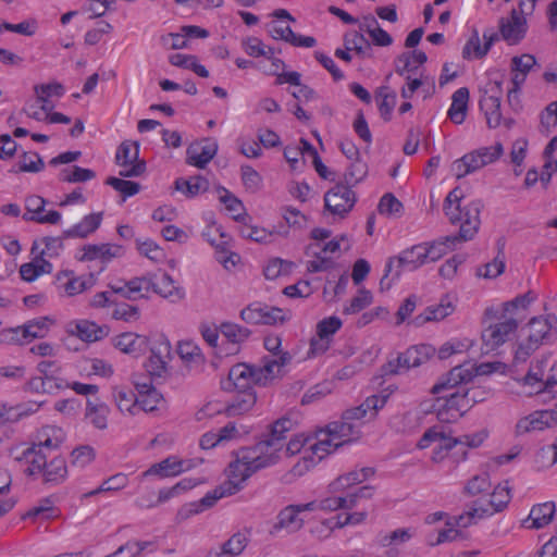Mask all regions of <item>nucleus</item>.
I'll list each match as a JSON object with an SVG mask.
<instances>
[{
  "label": "nucleus",
  "mask_w": 557,
  "mask_h": 557,
  "mask_svg": "<svg viewBox=\"0 0 557 557\" xmlns=\"http://www.w3.org/2000/svg\"><path fill=\"white\" fill-rule=\"evenodd\" d=\"M454 305L446 296L442 298L441 302L435 306H429L425 310L414 317L413 323L417 326H421L430 321H441L454 312Z\"/></svg>",
  "instance_id": "obj_24"
},
{
  "label": "nucleus",
  "mask_w": 557,
  "mask_h": 557,
  "mask_svg": "<svg viewBox=\"0 0 557 557\" xmlns=\"http://www.w3.org/2000/svg\"><path fill=\"white\" fill-rule=\"evenodd\" d=\"M102 222V212L91 213L86 215L82 222L75 224L73 227L63 231L65 238H85L94 233Z\"/></svg>",
  "instance_id": "obj_26"
},
{
  "label": "nucleus",
  "mask_w": 557,
  "mask_h": 557,
  "mask_svg": "<svg viewBox=\"0 0 557 557\" xmlns=\"http://www.w3.org/2000/svg\"><path fill=\"white\" fill-rule=\"evenodd\" d=\"M109 408L104 404H92L87 401L86 419L99 430H104L108 426Z\"/></svg>",
  "instance_id": "obj_47"
},
{
  "label": "nucleus",
  "mask_w": 557,
  "mask_h": 557,
  "mask_svg": "<svg viewBox=\"0 0 557 557\" xmlns=\"http://www.w3.org/2000/svg\"><path fill=\"white\" fill-rule=\"evenodd\" d=\"M48 455L46 450L35 446L34 444L23 450L21 456H16V461H25L28 467L25 469V473L28 475L40 474L44 471L45 466L48 462Z\"/></svg>",
  "instance_id": "obj_22"
},
{
  "label": "nucleus",
  "mask_w": 557,
  "mask_h": 557,
  "mask_svg": "<svg viewBox=\"0 0 557 557\" xmlns=\"http://www.w3.org/2000/svg\"><path fill=\"white\" fill-rule=\"evenodd\" d=\"M500 94L502 83L495 82V89L492 88L491 94L486 92L480 99V109L484 112L486 124L490 128H496L503 122L500 112Z\"/></svg>",
  "instance_id": "obj_13"
},
{
  "label": "nucleus",
  "mask_w": 557,
  "mask_h": 557,
  "mask_svg": "<svg viewBox=\"0 0 557 557\" xmlns=\"http://www.w3.org/2000/svg\"><path fill=\"white\" fill-rule=\"evenodd\" d=\"M151 355L146 362V370L151 377H163L168 372L166 358L170 356L171 347L169 344H162L158 349L151 348Z\"/></svg>",
  "instance_id": "obj_23"
},
{
  "label": "nucleus",
  "mask_w": 557,
  "mask_h": 557,
  "mask_svg": "<svg viewBox=\"0 0 557 557\" xmlns=\"http://www.w3.org/2000/svg\"><path fill=\"white\" fill-rule=\"evenodd\" d=\"M344 46L347 50L355 51L359 55L364 53V48L370 49V42L358 32L346 34L344 36Z\"/></svg>",
  "instance_id": "obj_63"
},
{
  "label": "nucleus",
  "mask_w": 557,
  "mask_h": 557,
  "mask_svg": "<svg viewBox=\"0 0 557 557\" xmlns=\"http://www.w3.org/2000/svg\"><path fill=\"white\" fill-rule=\"evenodd\" d=\"M148 338L132 332L123 333L114 338V346L124 354L139 356L148 349Z\"/></svg>",
  "instance_id": "obj_20"
},
{
  "label": "nucleus",
  "mask_w": 557,
  "mask_h": 557,
  "mask_svg": "<svg viewBox=\"0 0 557 557\" xmlns=\"http://www.w3.org/2000/svg\"><path fill=\"white\" fill-rule=\"evenodd\" d=\"M150 290L160 295L163 298L170 299L172 302L180 301L184 298V289L176 286L173 278L168 273H162L160 276H151Z\"/></svg>",
  "instance_id": "obj_18"
},
{
  "label": "nucleus",
  "mask_w": 557,
  "mask_h": 557,
  "mask_svg": "<svg viewBox=\"0 0 557 557\" xmlns=\"http://www.w3.org/2000/svg\"><path fill=\"white\" fill-rule=\"evenodd\" d=\"M208 188L209 182L201 175H197L188 180L177 178L175 181V189L189 198L195 197L200 193L207 191Z\"/></svg>",
  "instance_id": "obj_35"
},
{
  "label": "nucleus",
  "mask_w": 557,
  "mask_h": 557,
  "mask_svg": "<svg viewBox=\"0 0 557 557\" xmlns=\"http://www.w3.org/2000/svg\"><path fill=\"white\" fill-rule=\"evenodd\" d=\"M556 511L554 502H546L532 507L529 520L532 521L530 528L542 529L553 519Z\"/></svg>",
  "instance_id": "obj_34"
},
{
  "label": "nucleus",
  "mask_w": 557,
  "mask_h": 557,
  "mask_svg": "<svg viewBox=\"0 0 557 557\" xmlns=\"http://www.w3.org/2000/svg\"><path fill=\"white\" fill-rule=\"evenodd\" d=\"M177 354L184 362L190 366H200L205 361L201 349L191 341L180 342Z\"/></svg>",
  "instance_id": "obj_44"
},
{
  "label": "nucleus",
  "mask_w": 557,
  "mask_h": 557,
  "mask_svg": "<svg viewBox=\"0 0 557 557\" xmlns=\"http://www.w3.org/2000/svg\"><path fill=\"white\" fill-rule=\"evenodd\" d=\"M45 401H27L16 405L15 407H5L7 422H17L26 417L36 413Z\"/></svg>",
  "instance_id": "obj_45"
},
{
  "label": "nucleus",
  "mask_w": 557,
  "mask_h": 557,
  "mask_svg": "<svg viewBox=\"0 0 557 557\" xmlns=\"http://www.w3.org/2000/svg\"><path fill=\"white\" fill-rule=\"evenodd\" d=\"M428 263L425 259V244L414 245L403 250L398 256L391 257L385 265V273L380 286L384 289L385 280L394 271V278H398L404 270L413 271Z\"/></svg>",
  "instance_id": "obj_6"
},
{
  "label": "nucleus",
  "mask_w": 557,
  "mask_h": 557,
  "mask_svg": "<svg viewBox=\"0 0 557 557\" xmlns=\"http://www.w3.org/2000/svg\"><path fill=\"white\" fill-rule=\"evenodd\" d=\"M503 318L504 321L490 325L482 332L483 347L486 352L502 346L522 322V317L520 315L506 317V314H503Z\"/></svg>",
  "instance_id": "obj_8"
},
{
  "label": "nucleus",
  "mask_w": 557,
  "mask_h": 557,
  "mask_svg": "<svg viewBox=\"0 0 557 557\" xmlns=\"http://www.w3.org/2000/svg\"><path fill=\"white\" fill-rule=\"evenodd\" d=\"M77 336L85 342L100 341L109 334L107 325H98L97 323L88 320H82L75 324Z\"/></svg>",
  "instance_id": "obj_33"
},
{
  "label": "nucleus",
  "mask_w": 557,
  "mask_h": 557,
  "mask_svg": "<svg viewBox=\"0 0 557 557\" xmlns=\"http://www.w3.org/2000/svg\"><path fill=\"white\" fill-rule=\"evenodd\" d=\"M425 244V259L426 262H434L441 259L444 255L447 253L449 248L455 247L451 242H447L446 237L435 240L433 243H424Z\"/></svg>",
  "instance_id": "obj_57"
},
{
  "label": "nucleus",
  "mask_w": 557,
  "mask_h": 557,
  "mask_svg": "<svg viewBox=\"0 0 557 557\" xmlns=\"http://www.w3.org/2000/svg\"><path fill=\"white\" fill-rule=\"evenodd\" d=\"M534 299L535 296L532 294V292L519 295L515 299L504 304V314H506V317L520 315L523 320L525 317L524 311L530 306V304L534 301Z\"/></svg>",
  "instance_id": "obj_43"
},
{
  "label": "nucleus",
  "mask_w": 557,
  "mask_h": 557,
  "mask_svg": "<svg viewBox=\"0 0 557 557\" xmlns=\"http://www.w3.org/2000/svg\"><path fill=\"white\" fill-rule=\"evenodd\" d=\"M243 47L248 55L255 58H272V54H275L274 48L264 45L262 40L257 37H248L247 39H245L243 41Z\"/></svg>",
  "instance_id": "obj_52"
},
{
  "label": "nucleus",
  "mask_w": 557,
  "mask_h": 557,
  "mask_svg": "<svg viewBox=\"0 0 557 557\" xmlns=\"http://www.w3.org/2000/svg\"><path fill=\"white\" fill-rule=\"evenodd\" d=\"M268 444H256L242 447L233 453L234 459L226 469L227 495H233L243 488V484L257 471L275 465V455L267 454Z\"/></svg>",
  "instance_id": "obj_2"
},
{
  "label": "nucleus",
  "mask_w": 557,
  "mask_h": 557,
  "mask_svg": "<svg viewBox=\"0 0 557 557\" xmlns=\"http://www.w3.org/2000/svg\"><path fill=\"white\" fill-rule=\"evenodd\" d=\"M127 484V476L123 473H117L102 482V484L88 493H85L83 497H91L95 496L101 492H110V491H117L123 488Z\"/></svg>",
  "instance_id": "obj_59"
},
{
  "label": "nucleus",
  "mask_w": 557,
  "mask_h": 557,
  "mask_svg": "<svg viewBox=\"0 0 557 557\" xmlns=\"http://www.w3.org/2000/svg\"><path fill=\"white\" fill-rule=\"evenodd\" d=\"M114 309L112 311V318L114 320H122L125 322H134L137 321L140 317L139 308L133 305H128L125 302L114 304Z\"/></svg>",
  "instance_id": "obj_62"
},
{
  "label": "nucleus",
  "mask_w": 557,
  "mask_h": 557,
  "mask_svg": "<svg viewBox=\"0 0 557 557\" xmlns=\"http://www.w3.org/2000/svg\"><path fill=\"white\" fill-rule=\"evenodd\" d=\"M240 318L249 324L275 325L286 321L282 309L260 302H253L244 308L240 311Z\"/></svg>",
  "instance_id": "obj_10"
},
{
  "label": "nucleus",
  "mask_w": 557,
  "mask_h": 557,
  "mask_svg": "<svg viewBox=\"0 0 557 557\" xmlns=\"http://www.w3.org/2000/svg\"><path fill=\"white\" fill-rule=\"evenodd\" d=\"M150 545H152L151 542L128 541L121 545L113 554L106 557H135L140 555Z\"/></svg>",
  "instance_id": "obj_58"
},
{
  "label": "nucleus",
  "mask_w": 557,
  "mask_h": 557,
  "mask_svg": "<svg viewBox=\"0 0 557 557\" xmlns=\"http://www.w3.org/2000/svg\"><path fill=\"white\" fill-rule=\"evenodd\" d=\"M220 201L225 205L226 209L234 213L233 219L237 222H244L247 218L244 205L235 195L225 187H219Z\"/></svg>",
  "instance_id": "obj_39"
},
{
  "label": "nucleus",
  "mask_w": 557,
  "mask_h": 557,
  "mask_svg": "<svg viewBox=\"0 0 557 557\" xmlns=\"http://www.w3.org/2000/svg\"><path fill=\"white\" fill-rule=\"evenodd\" d=\"M292 361V355L285 354L280 359H264L260 367L238 363L231 368L227 381L222 383L223 389L252 391V385H265L276 377L281 369Z\"/></svg>",
  "instance_id": "obj_4"
},
{
  "label": "nucleus",
  "mask_w": 557,
  "mask_h": 557,
  "mask_svg": "<svg viewBox=\"0 0 557 557\" xmlns=\"http://www.w3.org/2000/svg\"><path fill=\"white\" fill-rule=\"evenodd\" d=\"M106 184L121 193L123 200H125L127 197L135 196L140 190V185L138 183L114 176L108 177Z\"/></svg>",
  "instance_id": "obj_56"
},
{
  "label": "nucleus",
  "mask_w": 557,
  "mask_h": 557,
  "mask_svg": "<svg viewBox=\"0 0 557 557\" xmlns=\"http://www.w3.org/2000/svg\"><path fill=\"white\" fill-rule=\"evenodd\" d=\"M480 169H482V165L480 164V158L475 150L465 154L453 163V171L457 178L465 177Z\"/></svg>",
  "instance_id": "obj_41"
},
{
  "label": "nucleus",
  "mask_w": 557,
  "mask_h": 557,
  "mask_svg": "<svg viewBox=\"0 0 557 557\" xmlns=\"http://www.w3.org/2000/svg\"><path fill=\"white\" fill-rule=\"evenodd\" d=\"M257 401V396L252 391H237L233 400L224 408L216 409L214 412H224L227 417H235L248 412Z\"/></svg>",
  "instance_id": "obj_21"
},
{
  "label": "nucleus",
  "mask_w": 557,
  "mask_h": 557,
  "mask_svg": "<svg viewBox=\"0 0 557 557\" xmlns=\"http://www.w3.org/2000/svg\"><path fill=\"white\" fill-rule=\"evenodd\" d=\"M219 331L232 344L245 342L251 334L250 330L232 322H223Z\"/></svg>",
  "instance_id": "obj_49"
},
{
  "label": "nucleus",
  "mask_w": 557,
  "mask_h": 557,
  "mask_svg": "<svg viewBox=\"0 0 557 557\" xmlns=\"http://www.w3.org/2000/svg\"><path fill=\"white\" fill-rule=\"evenodd\" d=\"M139 160V144L137 141H123L116 151L115 162L120 166H127Z\"/></svg>",
  "instance_id": "obj_42"
},
{
  "label": "nucleus",
  "mask_w": 557,
  "mask_h": 557,
  "mask_svg": "<svg viewBox=\"0 0 557 557\" xmlns=\"http://www.w3.org/2000/svg\"><path fill=\"white\" fill-rule=\"evenodd\" d=\"M528 338L533 344H542L550 334L552 324L548 319L532 318L528 323Z\"/></svg>",
  "instance_id": "obj_37"
},
{
  "label": "nucleus",
  "mask_w": 557,
  "mask_h": 557,
  "mask_svg": "<svg viewBox=\"0 0 557 557\" xmlns=\"http://www.w3.org/2000/svg\"><path fill=\"white\" fill-rule=\"evenodd\" d=\"M84 250V260L102 259L103 261H109L120 255L121 247L110 244L87 245Z\"/></svg>",
  "instance_id": "obj_36"
},
{
  "label": "nucleus",
  "mask_w": 557,
  "mask_h": 557,
  "mask_svg": "<svg viewBox=\"0 0 557 557\" xmlns=\"http://www.w3.org/2000/svg\"><path fill=\"white\" fill-rule=\"evenodd\" d=\"M58 282L65 294L70 297L82 294L96 285L97 276L94 273L87 275L74 276L72 271H66L58 274Z\"/></svg>",
  "instance_id": "obj_15"
},
{
  "label": "nucleus",
  "mask_w": 557,
  "mask_h": 557,
  "mask_svg": "<svg viewBox=\"0 0 557 557\" xmlns=\"http://www.w3.org/2000/svg\"><path fill=\"white\" fill-rule=\"evenodd\" d=\"M553 424H555L554 418L548 410L534 411L517 422L516 434L520 436L533 431H543Z\"/></svg>",
  "instance_id": "obj_17"
},
{
  "label": "nucleus",
  "mask_w": 557,
  "mask_h": 557,
  "mask_svg": "<svg viewBox=\"0 0 557 557\" xmlns=\"http://www.w3.org/2000/svg\"><path fill=\"white\" fill-rule=\"evenodd\" d=\"M359 436L360 423L346 420L344 416H342V420L330 423L325 431L318 433L315 443L311 444L309 448L311 454H306L293 467L294 474H305L329 454L344 444L359 438Z\"/></svg>",
  "instance_id": "obj_1"
},
{
  "label": "nucleus",
  "mask_w": 557,
  "mask_h": 557,
  "mask_svg": "<svg viewBox=\"0 0 557 557\" xmlns=\"http://www.w3.org/2000/svg\"><path fill=\"white\" fill-rule=\"evenodd\" d=\"M55 508L53 506V502L51 498L46 497L39 500L38 505L30 508L28 511H26L22 519H32V520H49L53 517H55Z\"/></svg>",
  "instance_id": "obj_48"
},
{
  "label": "nucleus",
  "mask_w": 557,
  "mask_h": 557,
  "mask_svg": "<svg viewBox=\"0 0 557 557\" xmlns=\"http://www.w3.org/2000/svg\"><path fill=\"white\" fill-rule=\"evenodd\" d=\"M295 426V422L288 418L283 417L276 420L272 425L270 433L265 436L264 440L258 442L257 444H268L267 454L273 453L275 455V463L280 459L278 453L284 446L285 433L293 430Z\"/></svg>",
  "instance_id": "obj_14"
},
{
  "label": "nucleus",
  "mask_w": 557,
  "mask_h": 557,
  "mask_svg": "<svg viewBox=\"0 0 557 557\" xmlns=\"http://www.w3.org/2000/svg\"><path fill=\"white\" fill-rule=\"evenodd\" d=\"M34 91L39 102H47V98L49 97H62L65 92V89L62 84L53 82L49 84L36 85L34 87Z\"/></svg>",
  "instance_id": "obj_61"
},
{
  "label": "nucleus",
  "mask_w": 557,
  "mask_h": 557,
  "mask_svg": "<svg viewBox=\"0 0 557 557\" xmlns=\"http://www.w3.org/2000/svg\"><path fill=\"white\" fill-rule=\"evenodd\" d=\"M463 198L462 190L459 187L448 193L444 200V212L453 225H459L457 235L446 236L447 242L453 245L473 239L479 232L481 220L480 213L483 207L480 200H473L467 205H461Z\"/></svg>",
  "instance_id": "obj_3"
},
{
  "label": "nucleus",
  "mask_w": 557,
  "mask_h": 557,
  "mask_svg": "<svg viewBox=\"0 0 557 557\" xmlns=\"http://www.w3.org/2000/svg\"><path fill=\"white\" fill-rule=\"evenodd\" d=\"M113 397L120 411L136 413L138 397L132 389L122 386L114 387Z\"/></svg>",
  "instance_id": "obj_38"
},
{
  "label": "nucleus",
  "mask_w": 557,
  "mask_h": 557,
  "mask_svg": "<svg viewBox=\"0 0 557 557\" xmlns=\"http://www.w3.org/2000/svg\"><path fill=\"white\" fill-rule=\"evenodd\" d=\"M443 401L448 410L455 413V417L461 418L469 409V401L467 398V394L463 393V389L458 388L456 392L450 393L449 395L437 399V403Z\"/></svg>",
  "instance_id": "obj_40"
},
{
  "label": "nucleus",
  "mask_w": 557,
  "mask_h": 557,
  "mask_svg": "<svg viewBox=\"0 0 557 557\" xmlns=\"http://www.w3.org/2000/svg\"><path fill=\"white\" fill-rule=\"evenodd\" d=\"M486 55L485 50H483V46L481 45L479 32L476 28H473L471 36L467 40L466 45L462 49V58L465 60L482 59Z\"/></svg>",
  "instance_id": "obj_54"
},
{
  "label": "nucleus",
  "mask_w": 557,
  "mask_h": 557,
  "mask_svg": "<svg viewBox=\"0 0 557 557\" xmlns=\"http://www.w3.org/2000/svg\"><path fill=\"white\" fill-rule=\"evenodd\" d=\"M297 506L288 505L283 508L277 515V521L273 525L272 533L277 532L282 529L289 530L290 532L298 531L304 525V520L299 518Z\"/></svg>",
  "instance_id": "obj_28"
},
{
  "label": "nucleus",
  "mask_w": 557,
  "mask_h": 557,
  "mask_svg": "<svg viewBox=\"0 0 557 557\" xmlns=\"http://www.w3.org/2000/svg\"><path fill=\"white\" fill-rule=\"evenodd\" d=\"M216 151L218 145L215 143H209L201 147L190 146L187 148L186 151V162L190 165L203 169L214 158Z\"/></svg>",
  "instance_id": "obj_27"
},
{
  "label": "nucleus",
  "mask_w": 557,
  "mask_h": 557,
  "mask_svg": "<svg viewBox=\"0 0 557 557\" xmlns=\"http://www.w3.org/2000/svg\"><path fill=\"white\" fill-rule=\"evenodd\" d=\"M51 324L52 320L48 317L33 319L23 324V332L26 334V339L32 342L35 338L45 337L48 334Z\"/></svg>",
  "instance_id": "obj_46"
},
{
  "label": "nucleus",
  "mask_w": 557,
  "mask_h": 557,
  "mask_svg": "<svg viewBox=\"0 0 557 557\" xmlns=\"http://www.w3.org/2000/svg\"><path fill=\"white\" fill-rule=\"evenodd\" d=\"M469 96L470 94L467 87H461L453 94L451 106L448 110V117L455 124H461L465 121L468 110Z\"/></svg>",
  "instance_id": "obj_29"
},
{
  "label": "nucleus",
  "mask_w": 557,
  "mask_h": 557,
  "mask_svg": "<svg viewBox=\"0 0 557 557\" xmlns=\"http://www.w3.org/2000/svg\"><path fill=\"white\" fill-rule=\"evenodd\" d=\"M387 398L388 396L386 395H371L361 405L346 410L343 416L346 420L356 423L368 416L369 418H374L377 411L385 406Z\"/></svg>",
  "instance_id": "obj_16"
},
{
  "label": "nucleus",
  "mask_w": 557,
  "mask_h": 557,
  "mask_svg": "<svg viewBox=\"0 0 557 557\" xmlns=\"http://www.w3.org/2000/svg\"><path fill=\"white\" fill-rule=\"evenodd\" d=\"M377 108L381 117L388 122L392 120V113L397 102L396 92L386 85H383L376 90Z\"/></svg>",
  "instance_id": "obj_32"
},
{
  "label": "nucleus",
  "mask_w": 557,
  "mask_h": 557,
  "mask_svg": "<svg viewBox=\"0 0 557 557\" xmlns=\"http://www.w3.org/2000/svg\"><path fill=\"white\" fill-rule=\"evenodd\" d=\"M40 474L42 475L44 483L46 484L57 485L62 483L67 476L65 459L62 457L52 458L47 462V466H45V469Z\"/></svg>",
  "instance_id": "obj_30"
},
{
  "label": "nucleus",
  "mask_w": 557,
  "mask_h": 557,
  "mask_svg": "<svg viewBox=\"0 0 557 557\" xmlns=\"http://www.w3.org/2000/svg\"><path fill=\"white\" fill-rule=\"evenodd\" d=\"M190 465L186 461L177 459L174 456L168 457L160 462L153 463L148 470L143 473V478L158 475L160 478L176 476L188 470Z\"/></svg>",
  "instance_id": "obj_19"
},
{
  "label": "nucleus",
  "mask_w": 557,
  "mask_h": 557,
  "mask_svg": "<svg viewBox=\"0 0 557 557\" xmlns=\"http://www.w3.org/2000/svg\"><path fill=\"white\" fill-rule=\"evenodd\" d=\"M435 354V348L431 345H417L407 349V362L412 368L420 367L425 363Z\"/></svg>",
  "instance_id": "obj_50"
},
{
  "label": "nucleus",
  "mask_w": 557,
  "mask_h": 557,
  "mask_svg": "<svg viewBox=\"0 0 557 557\" xmlns=\"http://www.w3.org/2000/svg\"><path fill=\"white\" fill-rule=\"evenodd\" d=\"M47 200L40 196H29L25 200L27 212L23 215L25 221H34L40 224H57L61 220L60 212L50 210L45 213Z\"/></svg>",
  "instance_id": "obj_12"
},
{
  "label": "nucleus",
  "mask_w": 557,
  "mask_h": 557,
  "mask_svg": "<svg viewBox=\"0 0 557 557\" xmlns=\"http://www.w3.org/2000/svg\"><path fill=\"white\" fill-rule=\"evenodd\" d=\"M35 446L44 450L57 449L64 441V433L61 428L46 425L39 430Z\"/></svg>",
  "instance_id": "obj_31"
},
{
  "label": "nucleus",
  "mask_w": 557,
  "mask_h": 557,
  "mask_svg": "<svg viewBox=\"0 0 557 557\" xmlns=\"http://www.w3.org/2000/svg\"><path fill=\"white\" fill-rule=\"evenodd\" d=\"M505 270V256L500 249L497 256L491 261L479 268L476 271L478 276L484 278H495L499 276Z\"/></svg>",
  "instance_id": "obj_53"
},
{
  "label": "nucleus",
  "mask_w": 557,
  "mask_h": 557,
  "mask_svg": "<svg viewBox=\"0 0 557 557\" xmlns=\"http://www.w3.org/2000/svg\"><path fill=\"white\" fill-rule=\"evenodd\" d=\"M492 372V364H481L475 367L471 362H466L453 368L445 377L433 385L431 392L440 394L443 391L458 387L461 384H467L473 380L476 374H487Z\"/></svg>",
  "instance_id": "obj_7"
},
{
  "label": "nucleus",
  "mask_w": 557,
  "mask_h": 557,
  "mask_svg": "<svg viewBox=\"0 0 557 557\" xmlns=\"http://www.w3.org/2000/svg\"><path fill=\"white\" fill-rule=\"evenodd\" d=\"M527 14L519 9H512L509 17L499 20V34L503 40L508 45H518L527 35L528 24Z\"/></svg>",
  "instance_id": "obj_11"
},
{
  "label": "nucleus",
  "mask_w": 557,
  "mask_h": 557,
  "mask_svg": "<svg viewBox=\"0 0 557 557\" xmlns=\"http://www.w3.org/2000/svg\"><path fill=\"white\" fill-rule=\"evenodd\" d=\"M510 490L507 485L498 484L490 499V507H473L469 511L454 518V522L448 521L447 525H457L467 528L473 523L475 518L482 519L492 516L495 512L503 511L510 502Z\"/></svg>",
  "instance_id": "obj_5"
},
{
  "label": "nucleus",
  "mask_w": 557,
  "mask_h": 557,
  "mask_svg": "<svg viewBox=\"0 0 557 557\" xmlns=\"http://www.w3.org/2000/svg\"><path fill=\"white\" fill-rule=\"evenodd\" d=\"M45 168V163L40 156L37 152H24L18 162L17 169H12L10 172L18 173V172H29V173H38L42 171Z\"/></svg>",
  "instance_id": "obj_51"
},
{
  "label": "nucleus",
  "mask_w": 557,
  "mask_h": 557,
  "mask_svg": "<svg viewBox=\"0 0 557 557\" xmlns=\"http://www.w3.org/2000/svg\"><path fill=\"white\" fill-rule=\"evenodd\" d=\"M403 208V203L391 193L385 194L377 206L379 212L387 216L400 215Z\"/></svg>",
  "instance_id": "obj_60"
},
{
  "label": "nucleus",
  "mask_w": 557,
  "mask_h": 557,
  "mask_svg": "<svg viewBox=\"0 0 557 557\" xmlns=\"http://www.w3.org/2000/svg\"><path fill=\"white\" fill-rule=\"evenodd\" d=\"M356 200L355 191L344 183H338L324 195V207L332 214L345 218Z\"/></svg>",
  "instance_id": "obj_9"
},
{
  "label": "nucleus",
  "mask_w": 557,
  "mask_h": 557,
  "mask_svg": "<svg viewBox=\"0 0 557 557\" xmlns=\"http://www.w3.org/2000/svg\"><path fill=\"white\" fill-rule=\"evenodd\" d=\"M96 176L95 172L89 169H84L78 165L73 166L72 170L63 169L59 174V180L66 183L87 182Z\"/></svg>",
  "instance_id": "obj_55"
},
{
  "label": "nucleus",
  "mask_w": 557,
  "mask_h": 557,
  "mask_svg": "<svg viewBox=\"0 0 557 557\" xmlns=\"http://www.w3.org/2000/svg\"><path fill=\"white\" fill-rule=\"evenodd\" d=\"M247 544L248 539L246 535L237 532L223 543L219 549L209 550L207 557H236L244 552Z\"/></svg>",
  "instance_id": "obj_25"
},
{
  "label": "nucleus",
  "mask_w": 557,
  "mask_h": 557,
  "mask_svg": "<svg viewBox=\"0 0 557 557\" xmlns=\"http://www.w3.org/2000/svg\"><path fill=\"white\" fill-rule=\"evenodd\" d=\"M372 294L367 289H360L351 300L350 304L345 307L344 313L355 314L363 310L372 302Z\"/></svg>",
  "instance_id": "obj_64"
}]
</instances>
